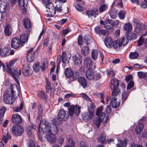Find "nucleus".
I'll use <instances>...</instances> for the list:
<instances>
[{
  "label": "nucleus",
  "mask_w": 147,
  "mask_h": 147,
  "mask_svg": "<svg viewBox=\"0 0 147 147\" xmlns=\"http://www.w3.org/2000/svg\"><path fill=\"white\" fill-rule=\"evenodd\" d=\"M81 109V107L77 106L71 105L69 108V113L63 109L59 110L58 112L57 117L58 119L61 121L66 120L69 118V115L70 116H73L74 114L77 115H79Z\"/></svg>",
  "instance_id": "obj_1"
},
{
  "label": "nucleus",
  "mask_w": 147,
  "mask_h": 147,
  "mask_svg": "<svg viewBox=\"0 0 147 147\" xmlns=\"http://www.w3.org/2000/svg\"><path fill=\"white\" fill-rule=\"evenodd\" d=\"M9 90H10V94L7 91L5 92L4 93L3 100L6 104L11 105L13 103L15 99L20 96V92L16 86L14 88L12 85H11Z\"/></svg>",
  "instance_id": "obj_2"
},
{
  "label": "nucleus",
  "mask_w": 147,
  "mask_h": 147,
  "mask_svg": "<svg viewBox=\"0 0 147 147\" xmlns=\"http://www.w3.org/2000/svg\"><path fill=\"white\" fill-rule=\"evenodd\" d=\"M18 60V59H16L13 60L9 61L8 63H7L6 64L7 66L6 68V71L9 74L11 75L16 81L17 84H20V83L17 78H18L21 74V70L18 69L17 67L11 68L9 67V66H13Z\"/></svg>",
  "instance_id": "obj_3"
},
{
  "label": "nucleus",
  "mask_w": 147,
  "mask_h": 147,
  "mask_svg": "<svg viewBox=\"0 0 147 147\" xmlns=\"http://www.w3.org/2000/svg\"><path fill=\"white\" fill-rule=\"evenodd\" d=\"M51 127V123H49L46 120H40L37 133L38 136L40 140L42 139V135L41 134L42 131L44 134H49L50 132Z\"/></svg>",
  "instance_id": "obj_4"
},
{
  "label": "nucleus",
  "mask_w": 147,
  "mask_h": 147,
  "mask_svg": "<svg viewBox=\"0 0 147 147\" xmlns=\"http://www.w3.org/2000/svg\"><path fill=\"white\" fill-rule=\"evenodd\" d=\"M110 88L113 90L112 94L113 96H117L120 92V90L118 88L119 81L115 78L111 79L110 81Z\"/></svg>",
  "instance_id": "obj_5"
},
{
  "label": "nucleus",
  "mask_w": 147,
  "mask_h": 147,
  "mask_svg": "<svg viewBox=\"0 0 147 147\" xmlns=\"http://www.w3.org/2000/svg\"><path fill=\"white\" fill-rule=\"evenodd\" d=\"M12 132L15 136H21L24 132L23 127L20 125H14L12 127Z\"/></svg>",
  "instance_id": "obj_6"
},
{
  "label": "nucleus",
  "mask_w": 147,
  "mask_h": 147,
  "mask_svg": "<svg viewBox=\"0 0 147 147\" xmlns=\"http://www.w3.org/2000/svg\"><path fill=\"white\" fill-rule=\"evenodd\" d=\"M46 7L48 9L47 11L49 13L47 14V17H52L54 16L56 13L55 7L51 3H49L46 5Z\"/></svg>",
  "instance_id": "obj_7"
},
{
  "label": "nucleus",
  "mask_w": 147,
  "mask_h": 147,
  "mask_svg": "<svg viewBox=\"0 0 147 147\" xmlns=\"http://www.w3.org/2000/svg\"><path fill=\"white\" fill-rule=\"evenodd\" d=\"M30 34V31L27 30L26 31V34L21 35L19 39L21 42V46H24L27 43L28 40V37Z\"/></svg>",
  "instance_id": "obj_8"
},
{
  "label": "nucleus",
  "mask_w": 147,
  "mask_h": 147,
  "mask_svg": "<svg viewBox=\"0 0 147 147\" xmlns=\"http://www.w3.org/2000/svg\"><path fill=\"white\" fill-rule=\"evenodd\" d=\"M86 13L89 18H96L99 14L98 9V8H94L88 10L86 11Z\"/></svg>",
  "instance_id": "obj_9"
},
{
  "label": "nucleus",
  "mask_w": 147,
  "mask_h": 147,
  "mask_svg": "<svg viewBox=\"0 0 147 147\" xmlns=\"http://www.w3.org/2000/svg\"><path fill=\"white\" fill-rule=\"evenodd\" d=\"M84 65L88 69H94L96 67L95 65H93V63L92 59L88 57L86 58Z\"/></svg>",
  "instance_id": "obj_10"
},
{
  "label": "nucleus",
  "mask_w": 147,
  "mask_h": 147,
  "mask_svg": "<svg viewBox=\"0 0 147 147\" xmlns=\"http://www.w3.org/2000/svg\"><path fill=\"white\" fill-rule=\"evenodd\" d=\"M21 42L18 37L13 38L11 42V46L13 49H17L20 47Z\"/></svg>",
  "instance_id": "obj_11"
},
{
  "label": "nucleus",
  "mask_w": 147,
  "mask_h": 147,
  "mask_svg": "<svg viewBox=\"0 0 147 147\" xmlns=\"http://www.w3.org/2000/svg\"><path fill=\"white\" fill-rule=\"evenodd\" d=\"M94 112L88 109V112L84 113L82 114V119L85 120H89L92 118L94 115Z\"/></svg>",
  "instance_id": "obj_12"
},
{
  "label": "nucleus",
  "mask_w": 147,
  "mask_h": 147,
  "mask_svg": "<svg viewBox=\"0 0 147 147\" xmlns=\"http://www.w3.org/2000/svg\"><path fill=\"white\" fill-rule=\"evenodd\" d=\"M33 50V48L32 47L29 49L27 51L26 57L27 59H30V61L32 62L34 59L36 52L37 50L35 52H32Z\"/></svg>",
  "instance_id": "obj_13"
},
{
  "label": "nucleus",
  "mask_w": 147,
  "mask_h": 147,
  "mask_svg": "<svg viewBox=\"0 0 147 147\" xmlns=\"http://www.w3.org/2000/svg\"><path fill=\"white\" fill-rule=\"evenodd\" d=\"M11 120L13 123L16 124H19L22 121L21 117L18 114L13 115L11 117Z\"/></svg>",
  "instance_id": "obj_14"
},
{
  "label": "nucleus",
  "mask_w": 147,
  "mask_h": 147,
  "mask_svg": "<svg viewBox=\"0 0 147 147\" xmlns=\"http://www.w3.org/2000/svg\"><path fill=\"white\" fill-rule=\"evenodd\" d=\"M23 68L22 73L25 76H30L32 74V71L28 65H23Z\"/></svg>",
  "instance_id": "obj_15"
},
{
  "label": "nucleus",
  "mask_w": 147,
  "mask_h": 147,
  "mask_svg": "<svg viewBox=\"0 0 147 147\" xmlns=\"http://www.w3.org/2000/svg\"><path fill=\"white\" fill-rule=\"evenodd\" d=\"M36 126L32 124L31 125H29L26 127V130L27 134L30 137H33L34 136V132L32 129L35 130L36 129Z\"/></svg>",
  "instance_id": "obj_16"
},
{
  "label": "nucleus",
  "mask_w": 147,
  "mask_h": 147,
  "mask_svg": "<svg viewBox=\"0 0 147 147\" xmlns=\"http://www.w3.org/2000/svg\"><path fill=\"white\" fill-rule=\"evenodd\" d=\"M72 58L75 64L79 65L82 63L81 56L79 53L73 56Z\"/></svg>",
  "instance_id": "obj_17"
},
{
  "label": "nucleus",
  "mask_w": 147,
  "mask_h": 147,
  "mask_svg": "<svg viewBox=\"0 0 147 147\" xmlns=\"http://www.w3.org/2000/svg\"><path fill=\"white\" fill-rule=\"evenodd\" d=\"M93 69H88L86 73V78L89 80H92L93 79L94 72L93 71Z\"/></svg>",
  "instance_id": "obj_18"
},
{
  "label": "nucleus",
  "mask_w": 147,
  "mask_h": 147,
  "mask_svg": "<svg viewBox=\"0 0 147 147\" xmlns=\"http://www.w3.org/2000/svg\"><path fill=\"white\" fill-rule=\"evenodd\" d=\"M113 42L112 38L110 37H106L104 40V42L105 45L109 48L111 47Z\"/></svg>",
  "instance_id": "obj_19"
},
{
  "label": "nucleus",
  "mask_w": 147,
  "mask_h": 147,
  "mask_svg": "<svg viewBox=\"0 0 147 147\" xmlns=\"http://www.w3.org/2000/svg\"><path fill=\"white\" fill-rule=\"evenodd\" d=\"M78 82L84 88L87 87V82L86 78L80 76L78 79Z\"/></svg>",
  "instance_id": "obj_20"
},
{
  "label": "nucleus",
  "mask_w": 147,
  "mask_h": 147,
  "mask_svg": "<svg viewBox=\"0 0 147 147\" xmlns=\"http://www.w3.org/2000/svg\"><path fill=\"white\" fill-rule=\"evenodd\" d=\"M110 104L112 105V107L115 108H116L119 107L120 104L118 102L116 98L115 97H113L111 99L110 102Z\"/></svg>",
  "instance_id": "obj_21"
},
{
  "label": "nucleus",
  "mask_w": 147,
  "mask_h": 147,
  "mask_svg": "<svg viewBox=\"0 0 147 147\" xmlns=\"http://www.w3.org/2000/svg\"><path fill=\"white\" fill-rule=\"evenodd\" d=\"M104 25L106 28L108 29H111L114 27V23L112 20H109L106 21Z\"/></svg>",
  "instance_id": "obj_22"
},
{
  "label": "nucleus",
  "mask_w": 147,
  "mask_h": 147,
  "mask_svg": "<svg viewBox=\"0 0 147 147\" xmlns=\"http://www.w3.org/2000/svg\"><path fill=\"white\" fill-rule=\"evenodd\" d=\"M12 29L9 24H7L5 27L4 28V34L7 36H10L11 34Z\"/></svg>",
  "instance_id": "obj_23"
},
{
  "label": "nucleus",
  "mask_w": 147,
  "mask_h": 147,
  "mask_svg": "<svg viewBox=\"0 0 147 147\" xmlns=\"http://www.w3.org/2000/svg\"><path fill=\"white\" fill-rule=\"evenodd\" d=\"M98 117H99L101 122L105 123L108 120L109 118V115H107L106 116V114L105 113L102 112L101 113L99 116Z\"/></svg>",
  "instance_id": "obj_24"
},
{
  "label": "nucleus",
  "mask_w": 147,
  "mask_h": 147,
  "mask_svg": "<svg viewBox=\"0 0 147 147\" xmlns=\"http://www.w3.org/2000/svg\"><path fill=\"white\" fill-rule=\"evenodd\" d=\"M126 37L130 40H133L135 39L136 38V34L132 32H127L125 34Z\"/></svg>",
  "instance_id": "obj_25"
},
{
  "label": "nucleus",
  "mask_w": 147,
  "mask_h": 147,
  "mask_svg": "<svg viewBox=\"0 0 147 147\" xmlns=\"http://www.w3.org/2000/svg\"><path fill=\"white\" fill-rule=\"evenodd\" d=\"M72 70L70 68H66L65 70L64 74L66 77L70 78L71 77L73 74Z\"/></svg>",
  "instance_id": "obj_26"
},
{
  "label": "nucleus",
  "mask_w": 147,
  "mask_h": 147,
  "mask_svg": "<svg viewBox=\"0 0 147 147\" xmlns=\"http://www.w3.org/2000/svg\"><path fill=\"white\" fill-rule=\"evenodd\" d=\"M0 55L3 57H5L9 55V49L6 47L1 48L0 51Z\"/></svg>",
  "instance_id": "obj_27"
},
{
  "label": "nucleus",
  "mask_w": 147,
  "mask_h": 147,
  "mask_svg": "<svg viewBox=\"0 0 147 147\" xmlns=\"http://www.w3.org/2000/svg\"><path fill=\"white\" fill-rule=\"evenodd\" d=\"M109 13L112 19H115L117 17V10L116 9L112 8Z\"/></svg>",
  "instance_id": "obj_28"
},
{
  "label": "nucleus",
  "mask_w": 147,
  "mask_h": 147,
  "mask_svg": "<svg viewBox=\"0 0 147 147\" xmlns=\"http://www.w3.org/2000/svg\"><path fill=\"white\" fill-rule=\"evenodd\" d=\"M6 132H7V134L5 135H3L2 140L5 143L7 144L8 140L11 138V136L8 131H6Z\"/></svg>",
  "instance_id": "obj_29"
},
{
  "label": "nucleus",
  "mask_w": 147,
  "mask_h": 147,
  "mask_svg": "<svg viewBox=\"0 0 147 147\" xmlns=\"http://www.w3.org/2000/svg\"><path fill=\"white\" fill-rule=\"evenodd\" d=\"M120 42L118 40L117 41L113 42L112 44V46L114 49L117 50H118L121 48L122 47L121 44H120Z\"/></svg>",
  "instance_id": "obj_30"
},
{
  "label": "nucleus",
  "mask_w": 147,
  "mask_h": 147,
  "mask_svg": "<svg viewBox=\"0 0 147 147\" xmlns=\"http://www.w3.org/2000/svg\"><path fill=\"white\" fill-rule=\"evenodd\" d=\"M144 125L143 123H140L135 128V132L137 134L140 133L143 129Z\"/></svg>",
  "instance_id": "obj_31"
},
{
  "label": "nucleus",
  "mask_w": 147,
  "mask_h": 147,
  "mask_svg": "<svg viewBox=\"0 0 147 147\" xmlns=\"http://www.w3.org/2000/svg\"><path fill=\"white\" fill-rule=\"evenodd\" d=\"M24 27L26 29H29L31 28L32 25L30 20L28 18L25 19L24 21Z\"/></svg>",
  "instance_id": "obj_32"
},
{
  "label": "nucleus",
  "mask_w": 147,
  "mask_h": 147,
  "mask_svg": "<svg viewBox=\"0 0 147 147\" xmlns=\"http://www.w3.org/2000/svg\"><path fill=\"white\" fill-rule=\"evenodd\" d=\"M89 48L87 46H85L82 48L81 52L82 55L84 56H86L89 53Z\"/></svg>",
  "instance_id": "obj_33"
},
{
  "label": "nucleus",
  "mask_w": 147,
  "mask_h": 147,
  "mask_svg": "<svg viewBox=\"0 0 147 147\" xmlns=\"http://www.w3.org/2000/svg\"><path fill=\"white\" fill-rule=\"evenodd\" d=\"M122 47L125 46L128 42V39L126 38L122 37L119 40H118Z\"/></svg>",
  "instance_id": "obj_34"
},
{
  "label": "nucleus",
  "mask_w": 147,
  "mask_h": 147,
  "mask_svg": "<svg viewBox=\"0 0 147 147\" xmlns=\"http://www.w3.org/2000/svg\"><path fill=\"white\" fill-rule=\"evenodd\" d=\"M116 145L117 147H126L127 145V142L125 140H118V142Z\"/></svg>",
  "instance_id": "obj_35"
},
{
  "label": "nucleus",
  "mask_w": 147,
  "mask_h": 147,
  "mask_svg": "<svg viewBox=\"0 0 147 147\" xmlns=\"http://www.w3.org/2000/svg\"><path fill=\"white\" fill-rule=\"evenodd\" d=\"M79 73L77 70H74L73 72V74L71 77L73 80V81H75L78 79L80 77Z\"/></svg>",
  "instance_id": "obj_36"
},
{
  "label": "nucleus",
  "mask_w": 147,
  "mask_h": 147,
  "mask_svg": "<svg viewBox=\"0 0 147 147\" xmlns=\"http://www.w3.org/2000/svg\"><path fill=\"white\" fill-rule=\"evenodd\" d=\"M46 138L47 141L50 143H54L56 141V139L54 136H52L49 135H47Z\"/></svg>",
  "instance_id": "obj_37"
},
{
  "label": "nucleus",
  "mask_w": 147,
  "mask_h": 147,
  "mask_svg": "<svg viewBox=\"0 0 147 147\" xmlns=\"http://www.w3.org/2000/svg\"><path fill=\"white\" fill-rule=\"evenodd\" d=\"M58 129L56 126H53L52 128L51 127V130L49 134L52 135H55L57 134L58 132Z\"/></svg>",
  "instance_id": "obj_38"
},
{
  "label": "nucleus",
  "mask_w": 147,
  "mask_h": 147,
  "mask_svg": "<svg viewBox=\"0 0 147 147\" xmlns=\"http://www.w3.org/2000/svg\"><path fill=\"white\" fill-rule=\"evenodd\" d=\"M61 56L62 58V62L64 64L66 63L67 61V57L66 52L63 51L62 55Z\"/></svg>",
  "instance_id": "obj_39"
},
{
  "label": "nucleus",
  "mask_w": 147,
  "mask_h": 147,
  "mask_svg": "<svg viewBox=\"0 0 147 147\" xmlns=\"http://www.w3.org/2000/svg\"><path fill=\"white\" fill-rule=\"evenodd\" d=\"M48 61L47 59H46L42 63V65L40 66L41 70L43 71L46 69L48 67Z\"/></svg>",
  "instance_id": "obj_40"
},
{
  "label": "nucleus",
  "mask_w": 147,
  "mask_h": 147,
  "mask_svg": "<svg viewBox=\"0 0 147 147\" xmlns=\"http://www.w3.org/2000/svg\"><path fill=\"white\" fill-rule=\"evenodd\" d=\"M38 96L43 100H45L47 98V95L42 91H40L38 92Z\"/></svg>",
  "instance_id": "obj_41"
},
{
  "label": "nucleus",
  "mask_w": 147,
  "mask_h": 147,
  "mask_svg": "<svg viewBox=\"0 0 147 147\" xmlns=\"http://www.w3.org/2000/svg\"><path fill=\"white\" fill-rule=\"evenodd\" d=\"M139 54L137 51L131 52L129 54V57L131 59H137L139 56Z\"/></svg>",
  "instance_id": "obj_42"
},
{
  "label": "nucleus",
  "mask_w": 147,
  "mask_h": 147,
  "mask_svg": "<svg viewBox=\"0 0 147 147\" xmlns=\"http://www.w3.org/2000/svg\"><path fill=\"white\" fill-rule=\"evenodd\" d=\"M108 9V6L106 4H103L100 5L98 9L100 13H102L106 11Z\"/></svg>",
  "instance_id": "obj_43"
},
{
  "label": "nucleus",
  "mask_w": 147,
  "mask_h": 147,
  "mask_svg": "<svg viewBox=\"0 0 147 147\" xmlns=\"http://www.w3.org/2000/svg\"><path fill=\"white\" fill-rule=\"evenodd\" d=\"M126 13L125 11L123 10H120L118 12V15L119 18L121 20L124 19Z\"/></svg>",
  "instance_id": "obj_44"
},
{
  "label": "nucleus",
  "mask_w": 147,
  "mask_h": 147,
  "mask_svg": "<svg viewBox=\"0 0 147 147\" xmlns=\"http://www.w3.org/2000/svg\"><path fill=\"white\" fill-rule=\"evenodd\" d=\"M132 29V25L130 23L125 24L124 26V29L127 31H130Z\"/></svg>",
  "instance_id": "obj_45"
},
{
  "label": "nucleus",
  "mask_w": 147,
  "mask_h": 147,
  "mask_svg": "<svg viewBox=\"0 0 147 147\" xmlns=\"http://www.w3.org/2000/svg\"><path fill=\"white\" fill-rule=\"evenodd\" d=\"M18 2L19 6L21 7H27L28 4L27 0H18Z\"/></svg>",
  "instance_id": "obj_46"
},
{
  "label": "nucleus",
  "mask_w": 147,
  "mask_h": 147,
  "mask_svg": "<svg viewBox=\"0 0 147 147\" xmlns=\"http://www.w3.org/2000/svg\"><path fill=\"white\" fill-rule=\"evenodd\" d=\"M100 119L99 117H96V118H94L93 119V123L96 125L97 128L99 127L100 125V122H101Z\"/></svg>",
  "instance_id": "obj_47"
},
{
  "label": "nucleus",
  "mask_w": 147,
  "mask_h": 147,
  "mask_svg": "<svg viewBox=\"0 0 147 147\" xmlns=\"http://www.w3.org/2000/svg\"><path fill=\"white\" fill-rule=\"evenodd\" d=\"M106 138V134L104 133L102 134L98 139V141L100 143L103 144L105 141Z\"/></svg>",
  "instance_id": "obj_48"
},
{
  "label": "nucleus",
  "mask_w": 147,
  "mask_h": 147,
  "mask_svg": "<svg viewBox=\"0 0 147 147\" xmlns=\"http://www.w3.org/2000/svg\"><path fill=\"white\" fill-rule=\"evenodd\" d=\"M61 121H60L57 118H53L52 120V124L54 126L57 125H60L61 124Z\"/></svg>",
  "instance_id": "obj_49"
},
{
  "label": "nucleus",
  "mask_w": 147,
  "mask_h": 147,
  "mask_svg": "<svg viewBox=\"0 0 147 147\" xmlns=\"http://www.w3.org/2000/svg\"><path fill=\"white\" fill-rule=\"evenodd\" d=\"M98 55V53L96 50L93 49L91 53L92 58L94 60L96 59Z\"/></svg>",
  "instance_id": "obj_50"
},
{
  "label": "nucleus",
  "mask_w": 147,
  "mask_h": 147,
  "mask_svg": "<svg viewBox=\"0 0 147 147\" xmlns=\"http://www.w3.org/2000/svg\"><path fill=\"white\" fill-rule=\"evenodd\" d=\"M33 68L34 71L38 72L40 69V63H37L34 64L33 66Z\"/></svg>",
  "instance_id": "obj_51"
},
{
  "label": "nucleus",
  "mask_w": 147,
  "mask_h": 147,
  "mask_svg": "<svg viewBox=\"0 0 147 147\" xmlns=\"http://www.w3.org/2000/svg\"><path fill=\"white\" fill-rule=\"evenodd\" d=\"M23 102H21L20 104L19 107H14L13 109V111L16 112H17L22 110L23 108Z\"/></svg>",
  "instance_id": "obj_52"
},
{
  "label": "nucleus",
  "mask_w": 147,
  "mask_h": 147,
  "mask_svg": "<svg viewBox=\"0 0 147 147\" xmlns=\"http://www.w3.org/2000/svg\"><path fill=\"white\" fill-rule=\"evenodd\" d=\"M93 79L92 80H98L100 79L101 77L100 74L96 72H94Z\"/></svg>",
  "instance_id": "obj_53"
},
{
  "label": "nucleus",
  "mask_w": 147,
  "mask_h": 147,
  "mask_svg": "<svg viewBox=\"0 0 147 147\" xmlns=\"http://www.w3.org/2000/svg\"><path fill=\"white\" fill-rule=\"evenodd\" d=\"M128 94L125 92H123L122 94V103L124 102L128 96Z\"/></svg>",
  "instance_id": "obj_54"
},
{
  "label": "nucleus",
  "mask_w": 147,
  "mask_h": 147,
  "mask_svg": "<svg viewBox=\"0 0 147 147\" xmlns=\"http://www.w3.org/2000/svg\"><path fill=\"white\" fill-rule=\"evenodd\" d=\"M107 75L111 78L114 77L115 76V74L114 71L112 69L107 70Z\"/></svg>",
  "instance_id": "obj_55"
},
{
  "label": "nucleus",
  "mask_w": 147,
  "mask_h": 147,
  "mask_svg": "<svg viewBox=\"0 0 147 147\" xmlns=\"http://www.w3.org/2000/svg\"><path fill=\"white\" fill-rule=\"evenodd\" d=\"M27 145L28 147H36L35 143L31 140H29L28 141Z\"/></svg>",
  "instance_id": "obj_56"
},
{
  "label": "nucleus",
  "mask_w": 147,
  "mask_h": 147,
  "mask_svg": "<svg viewBox=\"0 0 147 147\" xmlns=\"http://www.w3.org/2000/svg\"><path fill=\"white\" fill-rule=\"evenodd\" d=\"M38 109V115L41 116L42 114L43 106L41 104L38 105L37 106Z\"/></svg>",
  "instance_id": "obj_57"
},
{
  "label": "nucleus",
  "mask_w": 147,
  "mask_h": 147,
  "mask_svg": "<svg viewBox=\"0 0 147 147\" xmlns=\"http://www.w3.org/2000/svg\"><path fill=\"white\" fill-rule=\"evenodd\" d=\"M6 110V108L4 107H2L0 109V117H3Z\"/></svg>",
  "instance_id": "obj_58"
},
{
  "label": "nucleus",
  "mask_w": 147,
  "mask_h": 147,
  "mask_svg": "<svg viewBox=\"0 0 147 147\" xmlns=\"http://www.w3.org/2000/svg\"><path fill=\"white\" fill-rule=\"evenodd\" d=\"M103 108V107L101 106L98 108L96 112V114L97 116H99L100 114L101 113Z\"/></svg>",
  "instance_id": "obj_59"
},
{
  "label": "nucleus",
  "mask_w": 147,
  "mask_h": 147,
  "mask_svg": "<svg viewBox=\"0 0 147 147\" xmlns=\"http://www.w3.org/2000/svg\"><path fill=\"white\" fill-rule=\"evenodd\" d=\"M76 9L78 11H83L84 9V7L81 6L79 4H76L75 6Z\"/></svg>",
  "instance_id": "obj_60"
},
{
  "label": "nucleus",
  "mask_w": 147,
  "mask_h": 147,
  "mask_svg": "<svg viewBox=\"0 0 147 147\" xmlns=\"http://www.w3.org/2000/svg\"><path fill=\"white\" fill-rule=\"evenodd\" d=\"M83 98L85 99L86 100H88L90 102H91L92 101V100L86 94L82 93L81 94Z\"/></svg>",
  "instance_id": "obj_61"
},
{
  "label": "nucleus",
  "mask_w": 147,
  "mask_h": 147,
  "mask_svg": "<svg viewBox=\"0 0 147 147\" xmlns=\"http://www.w3.org/2000/svg\"><path fill=\"white\" fill-rule=\"evenodd\" d=\"M134 86V82L132 80L130 81L127 84V89L129 90L132 88Z\"/></svg>",
  "instance_id": "obj_62"
},
{
  "label": "nucleus",
  "mask_w": 147,
  "mask_h": 147,
  "mask_svg": "<svg viewBox=\"0 0 147 147\" xmlns=\"http://www.w3.org/2000/svg\"><path fill=\"white\" fill-rule=\"evenodd\" d=\"M109 34V32L107 30H104L102 29L100 32L99 35H102L103 36H105Z\"/></svg>",
  "instance_id": "obj_63"
},
{
  "label": "nucleus",
  "mask_w": 147,
  "mask_h": 147,
  "mask_svg": "<svg viewBox=\"0 0 147 147\" xmlns=\"http://www.w3.org/2000/svg\"><path fill=\"white\" fill-rule=\"evenodd\" d=\"M68 142L71 146L69 145H66L65 147H74L75 146V143L74 142L72 139H70L68 140Z\"/></svg>",
  "instance_id": "obj_64"
}]
</instances>
